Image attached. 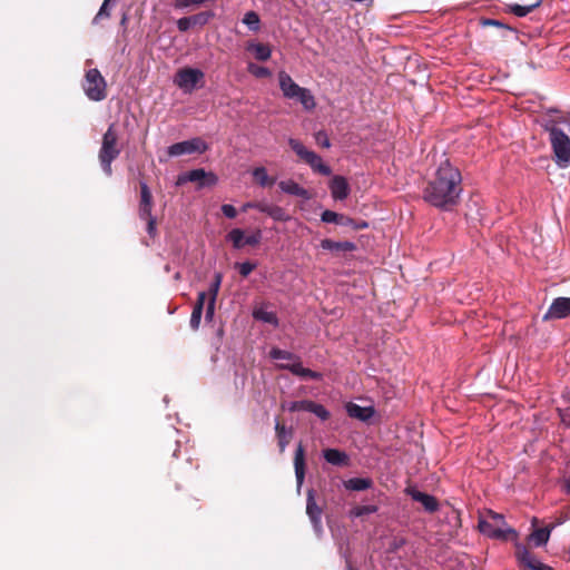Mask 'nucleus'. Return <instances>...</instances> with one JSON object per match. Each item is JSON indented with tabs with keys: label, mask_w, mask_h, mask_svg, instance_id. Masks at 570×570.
<instances>
[{
	"label": "nucleus",
	"mask_w": 570,
	"mask_h": 570,
	"mask_svg": "<svg viewBox=\"0 0 570 570\" xmlns=\"http://www.w3.org/2000/svg\"><path fill=\"white\" fill-rule=\"evenodd\" d=\"M247 69L256 78H267L272 75L268 68L252 62L248 63Z\"/></svg>",
	"instance_id": "ea45409f"
},
{
	"label": "nucleus",
	"mask_w": 570,
	"mask_h": 570,
	"mask_svg": "<svg viewBox=\"0 0 570 570\" xmlns=\"http://www.w3.org/2000/svg\"><path fill=\"white\" fill-rule=\"evenodd\" d=\"M226 238L228 242L233 244L234 248L240 249L246 245H258L262 240V230L255 229L248 235H245V232L243 229L234 228L227 234Z\"/></svg>",
	"instance_id": "9b49d317"
},
{
	"label": "nucleus",
	"mask_w": 570,
	"mask_h": 570,
	"mask_svg": "<svg viewBox=\"0 0 570 570\" xmlns=\"http://www.w3.org/2000/svg\"><path fill=\"white\" fill-rule=\"evenodd\" d=\"M269 355L273 360L284 361L283 364H286V363L292 364L294 362H298L294 354H292L287 351L279 350V348H273L269 352Z\"/></svg>",
	"instance_id": "72a5a7b5"
},
{
	"label": "nucleus",
	"mask_w": 570,
	"mask_h": 570,
	"mask_svg": "<svg viewBox=\"0 0 570 570\" xmlns=\"http://www.w3.org/2000/svg\"><path fill=\"white\" fill-rule=\"evenodd\" d=\"M411 495L413 500L422 503L426 511L433 512L438 509V502L434 497L416 490L412 491Z\"/></svg>",
	"instance_id": "c85d7f7f"
},
{
	"label": "nucleus",
	"mask_w": 570,
	"mask_h": 570,
	"mask_svg": "<svg viewBox=\"0 0 570 570\" xmlns=\"http://www.w3.org/2000/svg\"><path fill=\"white\" fill-rule=\"evenodd\" d=\"M553 527H546V528H539L532 531V533L529 535V541L534 547H541L547 544L549 541L551 531Z\"/></svg>",
	"instance_id": "cd10ccee"
},
{
	"label": "nucleus",
	"mask_w": 570,
	"mask_h": 570,
	"mask_svg": "<svg viewBox=\"0 0 570 570\" xmlns=\"http://www.w3.org/2000/svg\"><path fill=\"white\" fill-rule=\"evenodd\" d=\"M118 135L115 130V125H110L104 134L101 148L99 150V161L106 175L110 176L112 173L111 163L119 156L120 148L118 147Z\"/></svg>",
	"instance_id": "20e7f679"
},
{
	"label": "nucleus",
	"mask_w": 570,
	"mask_h": 570,
	"mask_svg": "<svg viewBox=\"0 0 570 570\" xmlns=\"http://www.w3.org/2000/svg\"><path fill=\"white\" fill-rule=\"evenodd\" d=\"M275 431L278 438V446L279 451L283 453L288 445L291 438H292V431L287 430L284 425H282L278 421H276L275 424Z\"/></svg>",
	"instance_id": "7c9ffc66"
},
{
	"label": "nucleus",
	"mask_w": 570,
	"mask_h": 570,
	"mask_svg": "<svg viewBox=\"0 0 570 570\" xmlns=\"http://www.w3.org/2000/svg\"><path fill=\"white\" fill-rule=\"evenodd\" d=\"M109 2L110 0H105L102 6L100 7L97 16L95 17V21L99 20L100 18L102 17H109V11H108V6H109Z\"/></svg>",
	"instance_id": "de8ad7c7"
},
{
	"label": "nucleus",
	"mask_w": 570,
	"mask_h": 570,
	"mask_svg": "<svg viewBox=\"0 0 570 570\" xmlns=\"http://www.w3.org/2000/svg\"><path fill=\"white\" fill-rule=\"evenodd\" d=\"M206 299H207L206 292H200L198 294L197 302L194 306V309H193L191 316H190V327L193 330H198V327H199L202 315H203V308L205 305L207 306Z\"/></svg>",
	"instance_id": "5701e85b"
},
{
	"label": "nucleus",
	"mask_w": 570,
	"mask_h": 570,
	"mask_svg": "<svg viewBox=\"0 0 570 570\" xmlns=\"http://www.w3.org/2000/svg\"><path fill=\"white\" fill-rule=\"evenodd\" d=\"M277 78L285 98L299 101L305 110H313L316 107V101L311 90L298 86L287 72L284 70L279 71Z\"/></svg>",
	"instance_id": "f03ea898"
},
{
	"label": "nucleus",
	"mask_w": 570,
	"mask_h": 570,
	"mask_svg": "<svg viewBox=\"0 0 570 570\" xmlns=\"http://www.w3.org/2000/svg\"><path fill=\"white\" fill-rule=\"evenodd\" d=\"M278 187L281 188V190L283 193L288 194V195H294V196L302 197L305 199H307L309 197L308 191L305 188H303L302 186H299L293 179H286V180L279 181Z\"/></svg>",
	"instance_id": "b1692460"
},
{
	"label": "nucleus",
	"mask_w": 570,
	"mask_h": 570,
	"mask_svg": "<svg viewBox=\"0 0 570 570\" xmlns=\"http://www.w3.org/2000/svg\"><path fill=\"white\" fill-rule=\"evenodd\" d=\"M347 570H353V569H352V567H350V566H348V567H347Z\"/></svg>",
	"instance_id": "4d7b16f0"
},
{
	"label": "nucleus",
	"mask_w": 570,
	"mask_h": 570,
	"mask_svg": "<svg viewBox=\"0 0 570 570\" xmlns=\"http://www.w3.org/2000/svg\"><path fill=\"white\" fill-rule=\"evenodd\" d=\"M479 530L493 539L507 540L511 537L513 540H517L518 538V533L515 530L508 527L503 515L493 511H488L487 514L480 519Z\"/></svg>",
	"instance_id": "7ed1b4c3"
},
{
	"label": "nucleus",
	"mask_w": 570,
	"mask_h": 570,
	"mask_svg": "<svg viewBox=\"0 0 570 570\" xmlns=\"http://www.w3.org/2000/svg\"><path fill=\"white\" fill-rule=\"evenodd\" d=\"M218 177L203 168L193 169L190 171L178 175L176 186H181L186 183H196L198 188L215 186Z\"/></svg>",
	"instance_id": "1a4fd4ad"
},
{
	"label": "nucleus",
	"mask_w": 570,
	"mask_h": 570,
	"mask_svg": "<svg viewBox=\"0 0 570 570\" xmlns=\"http://www.w3.org/2000/svg\"><path fill=\"white\" fill-rule=\"evenodd\" d=\"M538 570H553L550 566H547L541 562V564H538Z\"/></svg>",
	"instance_id": "5fc2aeb1"
},
{
	"label": "nucleus",
	"mask_w": 570,
	"mask_h": 570,
	"mask_svg": "<svg viewBox=\"0 0 570 570\" xmlns=\"http://www.w3.org/2000/svg\"><path fill=\"white\" fill-rule=\"evenodd\" d=\"M462 177L448 159L439 165L433 178L424 189L423 198L429 204L449 209L456 204L461 193Z\"/></svg>",
	"instance_id": "f257e3e1"
},
{
	"label": "nucleus",
	"mask_w": 570,
	"mask_h": 570,
	"mask_svg": "<svg viewBox=\"0 0 570 570\" xmlns=\"http://www.w3.org/2000/svg\"><path fill=\"white\" fill-rule=\"evenodd\" d=\"M268 216L278 222H286L289 218L285 210L276 205H272Z\"/></svg>",
	"instance_id": "37998d69"
},
{
	"label": "nucleus",
	"mask_w": 570,
	"mask_h": 570,
	"mask_svg": "<svg viewBox=\"0 0 570 570\" xmlns=\"http://www.w3.org/2000/svg\"><path fill=\"white\" fill-rule=\"evenodd\" d=\"M323 456L326 460V462L333 465L342 466L348 464V455L345 452L340 451L337 449L324 450Z\"/></svg>",
	"instance_id": "a878e982"
},
{
	"label": "nucleus",
	"mask_w": 570,
	"mask_h": 570,
	"mask_svg": "<svg viewBox=\"0 0 570 570\" xmlns=\"http://www.w3.org/2000/svg\"><path fill=\"white\" fill-rule=\"evenodd\" d=\"M570 315V297H557L543 315L544 321L561 320Z\"/></svg>",
	"instance_id": "f8f14e48"
},
{
	"label": "nucleus",
	"mask_w": 570,
	"mask_h": 570,
	"mask_svg": "<svg viewBox=\"0 0 570 570\" xmlns=\"http://www.w3.org/2000/svg\"><path fill=\"white\" fill-rule=\"evenodd\" d=\"M564 401L568 403V406L559 410V415L562 423L567 426H570V390L563 394Z\"/></svg>",
	"instance_id": "58836bf2"
},
{
	"label": "nucleus",
	"mask_w": 570,
	"mask_h": 570,
	"mask_svg": "<svg viewBox=\"0 0 570 570\" xmlns=\"http://www.w3.org/2000/svg\"><path fill=\"white\" fill-rule=\"evenodd\" d=\"M376 512L375 505H360L351 510L350 514L352 518H360L364 514H371Z\"/></svg>",
	"instance_id": "79ce46f5"
},
{
	"label": "nucleus",
	"mask_w": 570,
	"mask_h": 570,
	"mask_svg": "<svg viewBox=\"0 0 570 570\" xmlns=\"http://www.w3.org/2000/svg\"><path fill=\"white\" fill-rule=\"evenodd\" d=\"M256 267V264H253L250 262H244L237 264V268L242 276L247 277Z\"/></svg>",
	"instance_id": "a18cd8bd"
},
{
	"label": "nucleus",
	"mask_w": 570,
	"mask_h": 570,
	"mask_svg": "<svg viewBox=\"0 0 570 570\" xmlns=\"http://www.w3.org/2000/svg\"><path fill=\"white\" fill-rule=\"evenodd\" d=\"M320 246L325 249L330 250L334 254L345 253V252H353L356 249V245L353 242H335L332 239H323L320 244Z\"/></svg>",
	"instance_id": "4be33fe9"
},
{
	"label": "nucleus",
	"mask_w": 570,
	"mask_h": 570,
	"mask_svg": "<svg viewBox=\"0 0 570 570\" xmlns=\"http://www.w3.org/2000/svg\"><path fill=\"white\" fill-rule=\"evenodd\" d=\"M308 412L315 414L321 420L325 421L330 417V412L321 404L312 401Z\"/></svg>",
	"instance_id": "a19ab883"
},
{
	"label": "nucleus",
	"mask_w": 570,
	"mask_h": 570,
	"mask_svg": "<svg viewBox=\"0 0 570 570\" xmlns=\"http://www.w3.org/2000/svg\"><path fill=\"white\" fill-rule=\"evenodd\" d=\"M316 141L325 148H330L331 144L325 132L320 131L316 134Z\"/></svg>",
	"instance_id": "09e8293b"
},
{
	"label": "nucleus",
	"mask_w": 570,
	"mask_h": 570,
	"mask_svg": "<svg viewBox=\"0 0 570 570\" xmlns=\"http://www.w3.org/2000/svg\"><path fill=\"white\" fill-rule=\"evenodd\" d=\"M540 4V1H535L531 4L521 6V4H509L508 10L509 12L513 13L517 17H525L529 14L533 9H535Z\"/></svg>",
	"instance_id": "473e14b6"
},
{
	"label": "nucleus",
	"mask_w": 570,
	"mask_h": 570,
	"mask_svg": "<svg viewBox=\"0 0 570 570\" xmlns=\"http://www.w3.org/2000/svg\"><path fill=\"white\" fill-rule=\"evenodd\" d=\"M242 209L244 212H246L248 209H256V202H249V203L244 204Z\"/></svg>",
	"instance_id": "3c124183"
},
{
	"label": "nucleus",
	"mask_w": 570,
	"mask_h": 570,
	"mask_svg": "<svg viewBox=\"0 0 570 570\" xmlns=\"http://www.w3.org/2000/svg\"><path fill=\"white\" fill-rule=\"evenodd\" d=\"M278 367L289 370L293 374L311 380H321L322 374L320 372L312 371L309 368L303 367L301 362H294L292 364H278Z\"/></svg>",
	"instance_id": "aec40b11"
},
{
	"label": "nucleus",
	"mask_w": 570,
	"mask_h": 570,
	"mask_svg": "<svg viewBox=\"0 0 570 570\" xmlns=\"http://www.w3.org/2000/svg\"><path fill=\"white\" fill-rule=\"evenodd\" d=\"M204 78L200 69L185 67L176 72L174 83L185 94H191L196 88L204 86Z\"/></svg>",
	"instance_id": "0eeeda50"
},
{
	"label": "nucleus",
	"mask_w": 570,
	"mask_h": 570,
	"mask_svg": "<svg viewBox=\"0 0 570 570\" xmlns=\"http://www.w3.org/2000/svg\"><path fill=\"white\" fill-rule=\"evenodd\" d=\"M344 223H338V225H352L353 220L350 218V217H346L344 216V219H343Z\"/></svg>",
	"instance_id": "864d4df0"
},
{
	"label": "nucleus",
	"mask_w": 570,
	"mask_h": 570,
	"mask_svg": "<svg viewBox=\"0 0 570 570\" xmlns=\"http://www.w3.org/2000/svg\"><path fill=\"white\" fill-rule=\"evenodd\" d=\"M344 485L347 490L363 491V490L371 488L372 482L370 479L352 478V479L345 481Z\"/></svg>",
	"instance_id": "2f4dec72"
},
{
	"label": "nucleus",
	"mask_w": 570,
	"mask_h": 570,
	"mask_svg": "<svg viewBox=\"0 0 570 570\" xmlns=\"http://www.w3.org/2000/svg\"><path fill=\"white\" fill-rule=\"evenodd\" d=\"M549 134L557 164L560 167H568L570 165V138L556 126L549 128Z\"/></svg>",
	"instance_id": "39448f33"
},
{
	"label": "nucleus",
	"mask_w": 570,
	"mask_h": 570,
	"mask_svg": "<svg viewBox=\"0 0 570 570\" xmlns=\"http://www.w3.org/2000/svg\"><path fill=\"white\" fill-rule=\"evenodd\" d=\"M321 219H322V222L327 223V224H337L338 225V223H344L343 222L344 215L337 214L332 210H324L322 213Z\"/></svg>",
	"instance_id": "4c0bfd02"
},
{
	"label": "nucleus",
	"mask_w": 570,
	"mask_h": 570,
	"mask_svg": "<svg viewBox=\"0 0 570 570\" xmlns=\"http://www.w3.org/2000/svg\"><path fill=\"white\" fill-rule=\"evenodd\" d=\"M484 24H489V26H502L501 22H499L498 20H485L484 21Z\"/></svg>",
	"instance_id": "603ef678"
},
{
	"label": "nucleus",
	"mask_w": 570,
	"mask_h": 570,
	"mask_svg": "<svg viewBox=\"0 0 570 570\" xmlns=\"http://www.w3.org/2000/svg\"><path fill=\"white\" fill-rule=\"evenodd\" d=\"M254 316L255 318L264 321L266 323L276 324V316L272 312L265 309H257L254 312Z\"/></svg>",
	"instance_id": "c03bdc74"
},
{
	"label": "nucleus",
	"mask_w": 570,
	"mask_h": 570,
	"mask_svg": "<svg viewBox=\"0 0 570 570\" xmlns=\"http://www.w3.org/2000/svg\"><path fill=\"white\" fill-rule=\"evenodd\" d=\"M254 180L262 187H269L275 184V178L268 176L265 167H256L252 170Z\"/></svg>",
	"instance_id": "c756f323"
},
{
	"label": "nucleus",
	"mask_w": 570,
	"mask_h": 570,
	"mask_svg": "<svg viewBox=\"0 0 570 570\" xmlns=\"http://www.w3.org/2000/svg\"><path fill=\"white\" fill-rule=\"evenodd\" d=\"M346 412L351 417L357 419L360 421H367L374 414V410L371 406L363 407L356 403H348L346 405Z\"/></svg>",
	"instance_id": "393cba45"
},
{
	"label": "nucleus",
	"mask_w": 570,
	"mask_h": 570,
	"mask_svg": "<svg viewBox=\"0 0 570 570\" xmlns=\"http://www.w3.org/2000/svg\"><path fill=\"white\" fill-rule=\"evenodd\" d=\"M207 149L208 145L202 138L196 137L189 140L173 144L168 147L167 154L169 157H179L194 153L203 154Z\"/></svg>",
	"instance_id": "9d476101"
},
{
	"label": "nucleus",
	"mask_w": 570,
	"mask_h": 570,
	"mask_svg": "<svg viewBox=\"0 0 570 570\" xmlns=\"http://www.w3.org/2000/svg\"><path fill=\"white\" fill-rule=\"evenodd\" d=\"M330 190L334 199L343 200L350 194V186L343 176H334L330 183Z\"/></svg>",
	"instance_id": "dca6fc26"
},
{
	"label": "nucleus",
	"mask_w": 570,
	"mask_h": 570,
	"mask_svg": "<svg viewBox=\"0 0 570 570\" xmlns=\"http://www.w3.org/2000/svg\"><path fill=\"white\" fill-rule=\"evenodd\" d=\"M272 205L266 203L256 202V209L268 215Z\"/></svg>",
	"instance_id": "8fccbe9b"
},
{
	"label": "nucleus",
	"mask_w": 570,
	"mask_h": 570,
	"mask_svg": "<svg viewBox=\"0 0 570 570\" xmlns=\"http://www.w3.org/2000/svg\"><path fill=\"white\" fill-rule=\"evenodd\" d=\"M222 281H223L222 274L216 273L214 276V282L210 284L208 293H206L207 294V299H206L207 307H206L205 317L207 321H212L214 317L216 298H217V294H218Z\"/></svg>",
	"instance_id": "4468645a"
},
{
	"label": "nucleus",
	"mask_w": 570,
	"mask_h": 570,
	"mask_svg": "<svg viewBox=\"0 0 570 570\" xmlns=\"http://www.w3.org/2000/svg\"><path fill=\"white\" fill-rule=\"evenodd\" d=\"M82 88L88 99L92 101H101L107 97L106 80L96 68L86 72Z\"/></svg>",
	"instance_id": "423d86ee"
},
{
	"label": "nucleus",
	"mask_w": 570,
	"mask_h": 570,
	"mask_svg": "<svg viewBox=\"0 0 570 570\" xmlns=\"http://www.w3.org/2000/svg\"><path fill=\"white\" fill-rule=\"evenodd\" d=\"M294 469L297 482V491L299 492L305 478V453L304 448L301 443L298 444L295 451Z\"/></svg>",
	"instance_id": "6ab92c4d"
},
{
	"label": "nucleus",
	"mask_w": 570,
	"mask_h": 570,
	"mask_svg": "<svg viewBox=\"0 0 570 570\" xmlns=\"http://www.w3.org/2000/svg\"><path fill=\"white\" fill-rule=\"evenodd\" d=\"M322 509L317 505L316 501H315V495H314V490H308L307 491V499H306V513L315 529L316 532H321L322 531V524H321V519H322Z\"/></svg>",
	"instance_id": "ddd939ff"
},
{
	"label": "nucleus",
	"mask_w": 570,
	"mask_h": 570,
	"mask_svg": "<svg viewBox=\"0 0 570 570\" xmlns=\"http://www.w3.org/2000/svg\"><path fill=\"white\" fill-rule=\"evenodd\" d=\"M212 17H213V13H210V12H199L191 17H184V18L178 19L177 28L179 29V31L185 32L195 26L203 27L209 21V19Z\"/></svg>",
	"instance_id": "2eb2a0df"
},
{
	"label": "nucleus",
	"mask_w": 570,
	"mask_h": 570,
	"mask_svg": "<svg viewBox=\"0 0 570 570\" xmlns=\"http://www.w3.org/2000/svg\"><path fill=\"white\" fill-rule=\"evenodd\" d=\"M246 50L249 51L258 61H266L272 56L271 46L257 41H248L246 43Z\"/></svg>",
	"instance_id": "412c9836"
},
{
	"label": "nucleus",
	"mask_w": 570,
	"mask_h": 570,
	"mask_svg": "<svg viewBox=\"0 0 570 570\" xmlns=\"http://www.w3.org/2000/svg\"><path fill=\"white\" fill-rule=\"evenodd\" d=\"M312 401H294L288 403H283L282 409L287 410L289 412H297V411H307L309 410Z\"/></svg>",
	"instance_id": "f704fd0d"
},
{
	"label": "nucleus",
	"mask_w": 570,
	"mask_h": 570,
	"mask_svg": "<svg viewBox=\"0 0 570 570\" xmlns=\"http://www.w3.org/2000/svg\"><path fill=\"white\" fill-rule=\"evenodd\" d=\"M563 487H564V492H566V493H568V494H570V480H567V481L564 482V485H563Z\"/></svg>",
	"instance_id": "6e6d98bb"
},
{
	"label": "nucleus",
	"mask_w": 570,
	"mask_h": 570,
	"mask_svg": "<svg viewBox=\"0 0 570 570\" xmlns=\"http://www.w3.org/2000/svg\"><path fill=\"white\" fill-rule=\"evenodd\" d=\"M304 161L308 164L314 171L324 176H330L332 173L331 168L324 164L323 159L314 151H311Z\"/></svg>",
	"instance_id": "bb28decb"
},
{
	"label": "nucleus",
	"mask_w": 570,
	"mask_h": 570,
	"mask_svg": "<svg viewBox=\"0 0 570 570\" xmlns=\"http://www.w3.org/2000/svg\"><path fill=\"white\" fill-rule=\"evenodd\" d=\"M243 22L253 31H257L259 29L261 19L259 16L255 11H248L245 13L243 18Z\"/></svg>",
	"instance_id": "c9c22d12"
},
{
	"label": "nucleus",
	"mask_w": 570,
	"mask_h": 570,
	"mask_svg": "<svg viewBox=\"0 0 570 570\" xmlns=\"http://www.w3.org/2000/svg\"><path fill=\"white\" fill-rule=\"evenodd\" d=\"M515 550L517 559L523 567L538 570V564H541V562L523 544L517 541Z\"/></svg>",
	"instance_id": "f3484780"
},
{
	"label": "nucleus",
	"mask_w": 570,
	"mask_h": 570,
	"mask_svg": "<svg viewBox=\"0 0 570 570\" xmlns=\"http://www.w3.org/2000/svg\"><path fill=\"white\" fill-rule=\"evenodd\" d=\"M223 214L228 218H235L237 215V210L233 205L225 204L222 206Z\"/></svg>",
	"instance_id": "49530a36"
},
{
	"label": "nucleus",
	"mask_w": 570,
	"mask_h": 570,
	"mask_svg": "<svg viewBox=\"0 0 570 570\" xmlns=\"http://www.w3.org/2000/svg\"><path fill=\"white\" fill-rule=\"evenodd\" d=\"M515 550L517 559L523 567L538 570V564H541V562L523 544L517 541Z\"/></svg>",
	"instance_id": "a211bd4d"
},
{
	"label": "nucleus",
	"mask_w": 570,
	"mask_h": 570,
	"mask_svg": "<svg viewBox=\"0 0 570 570\" xmlns=\"http://www.w3.org/2000/svg\"><path fill=\"white\" fill-rule=\"evenodd\" d=\"M288 144L291 146V148L296 153V155L302 159L304 160L307 155L312 151L309 149H307L299 140L297 139H294V138H291L288 140Z\"/></svg>",
	"instance_id": "e433bc0d"
},
{
	"label": "nucleus",
	"mask_w": 570,
	"mask_h": 570,
	"mask_svg": "<svg viewBox=\"0 0 570 570\" xmlns=\"http://www.w3.org/2000/svg\"><path fill=\"white\" fill-rule=\"evenodd\" d=\"M153 196L146 183H140L139 216L147 222V232L150 236L156 234V219L151 215Z\"/></svg>",
	"instance_id": "6e6552de"
}]
</instances>
